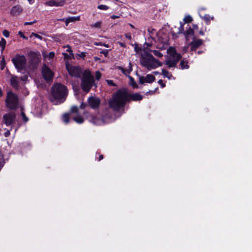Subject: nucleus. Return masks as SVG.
Returning <instances> with one entry per match:
<instances>
[{
  "mask_svg": "<svg viewBox=\"0 0 252 252\" xmlns=\"http://www.w3.org/2000/svg\"><path fill=\"white\" fill-rule=\"evenodd\" d=\"M106 82H107V84L110 86H116V85L115 84V83L113 82V81L112 80H107Z\"/></svg>",
  "mask_w": 252,
  "mask_h": 252,
  "instance_id": "38",
  "label": "nucleus"
},
{
  "mask_svg": "<svg viewBox=\"0 0 252 252\" xmlns=\"http://www.w3.org/2000/svg\"><path fill=\"white\" fill-rule=\"evenodd\" d=\"M97 8L100 10H106L109 8V7L106 5L101 4V5H99L97 6Z\"/></svg>",
  "mask_w": 252,
  "mask_h": 252,
  "instance_id": "31",
  "label": "nucleus"
},
{
  "mask_svg": "<svg viewBox=\"0 0 252 252\" xmlns=\"http://www.w3.org/2000/svg\"><path fill=\"white\" fill-rule=\"evenodd\" d=\"M192 26H193V29H193V31L194 30H197V29H198V26H197V25L193 24V25H192Z\"/></svg>",
  "mask_w": 252,
  "mask_h": 252,
  "instance_id": "53",
  "label": "nucleus"
},
{
  "mask_svg": "<svg viewBox=\"0 0 252 252\" xmlns=\"http://www.w3.org/2000/svg\"><path fill=\"white\" fill-rule=\"evenodd\" d=\"M93 81V77L91 75L90 72L86 71L82 79L81 87L82 89L86 93H88L92 87Z\"/></svg>",
  "mask_w": 252,
  "mask_h": 252,
  "instance_id": "5",
  "label": "nucleus"
},
{
  "mask_svg": "<svg viewBox=\"0 0 252 252\" xmlns=\"http://www.w3.org/2000/svg\"><path fill=\"white\" fill-rule=\"evenodd\" d=\"M86 106H87V104L86 103H82L81 104V105H80L79 108L80 109H84L86 108Z\"/></svg>",
  "mask_w": 252,
  "mask_h": 252,
  "instance_id": "45",
  "label": "nucleus"
},
{
  "mask_svg": "<svg viewBox=\"0 0 252 252\" xmlns=\"http://www.w3.org/2000/svg\"><path fill=\"white\" fill-rule=\"evenodd\" d=\"M5 60H4V57L2 58V59L1 61V63H0V69L1 70H3L5 67Z\"/></svg>",
  "mask_w": 252,
  "mask_h": 252,
  "instance_id": "35",
  "label": "nucleus"
},
{
  "mask_svg": "<svg viewBox=\"0 0 252 252\" xmlns=\"http://www.w3.org/2000/svg\"><path fill=\"white\" fill-rule=\"evenodd\" d=\"M11 61L15 68L19 71L23 70L26 67L27 60L24 55L17 54Z\"/></svg>",
  "mask_w": 252,
  "mask_h": 252,
  "instance_id": "7",
  "label": "nucleus"
},
{
  "mask_svg": "<svg viewBox=\"0 0 252 252\" xmlns=\"http://www.w3.org/2000/svg\"><path fill=\"white\" fill-rule=\"evenodd\" d=\"M94 45H97V46H99V45H102V43L101 42H95L94 43Z\"/></svg>",
  "mask_w": 252,
  "mask_h": 252,
  "instance_id": "57",
  "label": "nucleus"
},
{
  "mask_svg": "<svg viewBox=\"0 0 252 252\" xmlns=\"http://www.w3.org/2000/svg\"><path fill=\"white\" fill-rule=\"evenodd\" d=\"M6 40L3 38H1L0 40V47H1V52H2L3 50L5 49V45H6Z\"/></svg>",
  "mask_w": 252,
  "mask_h": 252,
  "instance_id": "24",
  "label": "nucleus"
},
{
  "mask_svg": "<svg viewBox=\"0 0 252 252\" xmlns=\"http://www.w3.org/2000/svg\"><path fill=\"white\" fill-rule=\"evenodd\" d=\"M101 76V74L99 71H97L95 72V78L96 80H98Z\"/></svg>",
  "mask_w": 252,
  "mask_h": 252,
  "instance_id": "37",
  "label": "nucleus"
},
{
  "mask_svg": "<svg viewBox=\"0 0 252 252\" xmlns=\"http://www.w3.org/2000/svg\"><path fill=\"white\" fill-rule=\"evenodd\" d=\"M156 78L152 74H147L145 76H141L139 77V82L141 84L145 83H152L155 81Z\"/></svg>",
  "mask_w": 252,
  "mask_h": 252,
  "instance_id": "13",
  "label": "nucleus"
},
{
  "mask_svg": "<svg viewBox=\"0 0 252 252\" xmlns=\"http://www.w3.org/2000/svg\"><path fill=\"white\" fill-rule=\"evenodd\" d=\"M168 55L165 56V64L169 68L176 67L182 56L176 52L174 47H170L167 50Z\"/></svg>",
  "mask_w": 252,
  "mask_h": 252,
  "instance_id": "3",
  "label": "nucleus"
},
{
  "mask_svg": "<svg viewBox=\"0 0 252 252\" xmlns=\"http://www.w3.org/2000/svg\"><path fill=\"white\" fill-rule=\"evenodd\" d=\"M2 120L6 126H12L15 123L16 115L13 112L6 113L3 115Z\"/></svg>",
  "mask_w": 252,
  "mask_h": 252,
  "instance_id": "8",
  "label": "nucleus"
},
{
  "mask_svg": "<svg viewBox=\"0 0 252 252\" xmlns=\"http://www.w3.org/2000/svg\"><path fill=\"white\" fill-rule=\"evenodd\" d=\"M36 22V20H34L33 21L31 22H25L24 23V25H32Z\"/></svg>",
  "mask_w": 252,
  "mask_h": 252,
  "instance_id": "47",
  "label": "nucleus"
},
{
  "mask_svg": "<svg viewBox=\"0 0 252 252\" xmlns=\"http://www.w3.org/2000/svg\"><path fill=\"white\" fill-rule=\"evenodd\" d=\"M4 160L3 156L0 155V170L1 169L4 164Z\"/></svg>",
  "mask_w": 252,
  "mask_h": 252,
  "instance_id": "33",
  "label": "nucleus"
},
{
  "mask_svg": "<svg viewBox=\"0 0 252 252\" xmlns=\"http://www.w3.org/2000/svg\"><path fill=\"white\" fill-rule=\"evenodd\" d=\"M88 102L92 108L95 109L99 107L100 100L98 97L91 96L88 98Z\"/></svg>",
  "mask_w": 252,
  "mask_h": 252,
  "instance_id": "12",
  "label": "nucleus"
},
{
  "mask_svg": "<svg viewBox=\"0 0 252 252\" xmlns=\"http://www.w3.org/2000/svg\"><path fill=\"white\" fill-rule=\"evenodd\" d=\"M180 26L179 28V31L178 32V33H183L184 31V24H183L182 22H180Z\"/></svg>",
  "mask_w": 252,
  "mask_h": 252,
  "instance_id": "32",
  "label": "nucleus"
},
{
  "mask_svg": "<svg viewBox=\"0 0 252 252\" xmlns=\"http://www.w3.org/2000/svg\"><path fill=\"white\" fill-rule=\"evenodd\" d=\"M81 58H84L86 56L85 53L84 52L81 53L80 54L78 55Z\"/></svg>",
  "mask_w": 252,
  "mask_h": 252,
  "instance_id": "50",
  "label": "nucleus"
},
{
  "mask_svg": "<svg viewBox=\"0 0 252 252\" xmlns=\"http://www.w3.org/2000/svg\"><path fill=\"white\" fill-rule=\"evenodd\" d=\"M73 120L78 124H82L84 122V119L80 115H77L73 118Z\"/></svg>",
  "mask_w": 252,
  "mask_h": 252,
  "instance_id": "21",
  "label": "nucleus"
},
{
  "mask_svg": "<svg viewBox=\"0 0 252 252\" xmlns=\"http://www.w3.org/2000/svg\"><path fill=\"white\" fill-rule=\"evenodd\" d=\"M185 35L187 38L189 37L190 36L193 35V29L189 27V29L185 32Z\"/></svg>",
  "mask_w": 252,
  "mask_h": 252,
  "instance_id": "23",
  "label": "nucleus"
},
{
  "mask_svg": "<svg viewBox=\"0 0 252 252\" xmlns=\"http://www.w3.org/2000/svg\"><path fill=\"white\" fill-rule=\"evenodd\" d=\"M27 78V77H22L21 78V80H25V79H26Z\"/></svg>",
  "mask_w": 252,
  "mask_h": 252,
  "instance_id": "60",
  "label": "nucleus"
},
{
  "mask_svg": "<svg viewBox=\"0 0 252 252\" xmlns=\"http://www.w3.org/2000/svg\"><path fill=\"white\" fill-rule=\"evenodd\" d=\"M103 158V155H99L98 160L100 161V160H102Z\"/></svg>",
  "mask_w": 252,
  "mask_h": 252,
  "instance_id": "56",
  "label": "nucleus"
},
{
  "mask_svg": "<svg viewBox=\"0 0 252 252\" xmlns=\"http://www.w3.org/2000/svg\"><path fill=\"white\" fill-rule=\"evenodd\" d=\"M199 33L201 34V35H203L204 34V32L202 31H200L199 32Z\"/></svg>",
  "mask_w": 252,
  "mask_h": 252,
  "instance_id": "62",
  "label": "nucleus"
},
{
  "mask_svg": "<svg viewBox=\"0 0 252 252\" xmlns=\"http://www.w3.org/2000/svg\"><path fill=\"white\" fill-rule=\"evenodd\" d=\"M65 18H62V19H59L60 21H64L65 22Z\"/></svg>",
  "mask_w": 252,
  "mask_h": 252,
  "instance_id": "61",
  "label": "nucleus"
},
{
  "mask_svg": "<svg viewBox=\"0 0 252 252\" xmlns=\"http://www.w3.org/2000/svg\"><path fill=\"white\" fill-rule=\"evenodd\" d=\"M129 26H130L132 28H134V26H133L132 24H129Z\"/></svg>",
  "mask_w": 252,
  "mask_h": 252,
  "instance_id": "64",
  "label": "nucleus"
},
{
  "mask_svg": "<svg viewBox=\"0 0 252 252\" xmlns=\"http://www.w3.org/2000/svg\"><path fill=\"white\" fill-rule=\"evenodd\" d=\"M19 34L23 38L27 39V37H26V36L23 34V33L21 32H19Z\"/></svg>",
  "mask_w": 252,
  "mask_h": 252,
  "instance_id": "51",
  "label": "nucleus"
},
{
  "mask_svg": "<svg viewBox=\"0 0 252 252\" xmlns=\"http://www.w3.org/2000/svg\"><path fill=\"white\" fill-rule=\"evenodd\" d=\"M66 68L71 76L77 77L81 76L82 72L78 67L72 66L67 63L66 64Z\"/></svg>",
  "mask_w": 252,
  "mask_h": 252,
  "instance_id": "10",
  "label": "nucleus"
},
{
  "mask_svg": "<svg viewBox=\"0 0 252 252\" xmlns=\"http://www.w3.org/2000/svg\"><path fill=\"white\" fill-rule=\"evenodd\" d=\"M203 41L200 39H195L191 43V50L195 51L196 49L202 44Z\"/></svg>",
  "mask_w": 252,
  "mask_h": 252,
  "instance_id": "17",
  "label": "nucleus"
},
{
  "mask_svg": "<svg viewBox=\"0 0 252 252\" xmlns=\"http://www.w3.org/2000/svg\"><path fill=\"white\" fill-rule=\"evenodd\" d=\"M119 45L123 47H126V45L125 43H123L122 42H119Z\"/></svg>",
  "mask_w": 252,
  "mask_h": 252,
  "instance_id": "54",
  "label": "nucleus"
},
{
  "mask_svg": "<svg viewBox=\"0 0 252 252\" xmlns=\"http://www.w3.org/2000/svg\"><path fill=\"white\" fill-rule=\"evenodd\" d=\"M162 74L164 77H167L170 79L172 77V74L169 73L167 70L162 69L161 70Z\"/></svg>",
  "mask_w": 252,
  "mask_h": 252,
  "instance_id": "20",
  "label": "nucleus"
},
{
  "mask_svg": "<svg viewBox=\"0 0 252 252\" xmlns=\"http://www.w3.org/2000/svg\"><path fill=\"white\" fill-rule=\"evenodd\" d=\"M68 19V21L70 23H74L76 21H79L80 20V16H76V17H70L67 18Z\"/></svg>",
  "mask_w": 252,
  "mask_h": 252,
  "instance_id": "22",
  "label": "nucleus"
},
{
  "mask_svg": "<svg viewBox=\"0 0 252 252\" xmlns=\"http://www.w3.org/2000/svg\"><path fill=\"white\" fill-rule=\"evenodd\" d=\"M154 73L156 75H157V74H159V72H158V71H155L154 72Z\"/></svg>",
  "mask_w": 252,
  "mask_h": 252,
  "instance_id": "63",
  "label": "nucleus"
},
{
  "mask_svg": "<svg viewBox=\"0 0 252 252\" xmlns=\"http://www.w3.org/2000/svg\"><path fill=\"white\" fill-rule=\"evenodd\" d=\"M87 119H89V121L95 125H101L105 123V121L102 116L97 114L95 115H90Z\"/></svg>",
  "mask_w": 252,
  "mask_h": 252,
  "instance_id": "9",
  "label": "nucleus"
},
{
  "mask_svg": "<svg viewBox=\"0 0 252 252\" xmlns=\"http://www.w3.org/2000/svg\"><path fill=\"white\" fill-rule=\"evenodd\" d=\"M66 3L65 0H50L44 4L49 6H62Z\"/></svg>",
  "mask_w": 252,
  "mask_h": 252,
  "instance_id": "14",
  "label": "nucleus"
},
{
  "mask_svg": "<svg viewBox=\"0 0 252 252\" xmlns=\"http://www.w3.org/2000/svg\"><path fill=\"white\" fill-rule=\"evenodd\" d=\"M23 11V8L21 7V6L19 5H17L15 6H14L12 7L10 13L13 16H17L19 14H20Z\"/></svg>",
  "mask_w": 252,
  "mask_h": 252,
  "instance_id": "16",
  "label": "nucleus"
},
{
  "mask_svg": "<svg viewBox=\"0 0 252 252\" xmlns=\"http://www.w3.org/2000/svg\"><path fill=\"white\" fill-rule=\"evenodd\" d=\"M100 53L104 54V56L105 57H106L108 55V50H104V51L100 52Z\"/></svg>",
  "mask_w": 252,
  "mask_h": 252,
  "instance_id": "48",
  "label": "nucleus"
},
{
  "mask_svg": "<svg viewBox=\"0 0 252 252\" xmlns=\"http://www.w3.org/2000/svg\"><path fill=\"white\" fill-rule=\"evenodd\" d=\"M32 35H33L34 36H35V37L39 39H42V37L41 36H40V35L37 34V33H33L32 32Z\"/></svg>",
  "mask_w": 252,
  "mask_h": 252,
  "instance_id": "41",
  "label": "nucleus"
},
{
  "mask_svg": "<svg viewBox=\"0 0 252 252\" xmlns=\"http://www.w3.org/2000/svg\"><path fill=\"white\" fill-rule=\"evenodd\" d=\"M125 36L127 39L131 40L132 39L130 33H126L125 34Z\"/></svg>",
  "mask_w": 252,
  "mask_h": 252,
  "instance_id": "49",
  "label": "nucleus"
},
{
  "mask_svg": "<svg viewBox=\"0 0 252 252\" xmlns=\"http://www.w3.org/2000/svg\"><path fill=\"white\" fill-rule=\"evenodd\" d=\"M134 51L136 52V53L140 55V53L141 52L142 53L146 52L145 51L142 50V49L140 47H139L137 45H135L134 47Z\"/></svg>",
  "mask_w": 252,
  "mask_h": 252,
  "instance_id": "30",
  "label": "nucleus"
},
{
  "mask_svg": "<svg viewBox=\"0 0 252 252\" xmlns=\"http://www.w3.org/2000/svg\"><path fill=\"white\" fill-rule=\"evenodd\" d=\"M3 34L5 37H8L9 35V32L7 30H4L3 31Z\"/></svg>",
  "mask_w": 252,
  "mask_h": 252,
  "instance_id": "39",
  "label": "nucleus"
},
{
  "mask_svg": "<svg viewBox=\"0 0 252 252\" xmlns=\"http://www.w3.org/2000/svg\"><path fill=\"white\" fill-rule=\"evenodd\" d=\"M70 112L73 113L78 114V108L76 106H72L71 108Z\"/></svg>",
  "mask_w": 252,
  "mask_h": 252,
  "instance_id": "34",
  "label": "nucleus"
},
{
  "mask_svg": "<svg viewBox=\"0 0 252 252\" xmlns=\"http://www.w3.org/2000/svg\"><path fill=\"white\" fill-rule=\"evenodd\" d=\"M30 56L31 58H32L33 60H35V62H39V58L38 55L35 52H31L30 53Z\"/></svg>",
  "mask_w": 252,
  "mask_h": 252,
  "instance_id": "25",
  "label": "nucleus"
},
{
  "mask_svg": "<svg viewBox=\"0 0 252 252\" xmlns=\"http://www.w3.org/2000/svg\"><path fill=\"white\" fill-rule=\"evenodd\" d=\"M111 18L113 19L120 18L119 16L113 15L111 16Z\"/></svg>",
  "mask_w": 252,
  "mask_h": 252,
  "instance_id": "52",
  "label": "nucleus"
},
{
  "mask_svg": "<svg viewBox=\"0 0 252 252\" xmlns=\"http://www.w3.org/2000/svg\"><path fill=\"white\" fill-rule=\"evenodd\" d=\"M152 52L154 53V54L159 58H161L163 56L162 54L158 50H153Z\"/></svg>",
  "mask_w": 252,
  "mask_h": 252,
  "instance_id": "29",
  "label": "nucleus"
},
{
  "mask_svg": "<svg viewBox=\"0 0 252 252\" xmlns=\"http://www.w3.org/2000/svg\"><path fill=\"white\" fill-rule=\"evenodd\" d=\"M67 49H66V51L69 52L70 54H71L72 55V50L71 49L70 47L69 46L67 45Z\"/></svg>",
  "mask_w": 252,
  "mask_h": 252,
  "instance_id": "46",
  "label": "nucleus"
},
{
  "mask_svg": "<svg viewBox=\"0 0 252 252\" xmlns=\"http://www.w3.org/2000/svg\"><path fill=\"white\" fill-rule=\"evenodd\" d=\"M65 26H67L68 24L69 23V21H68V19L67 18L65 20Z\"/></svg>",
  "mask_w": 252,
  "mask_h": 252,
  "instance_id": "55",
  "label": "nucleus"
},
{
  "mask_svg": "<svg viewBox=\"0 0 252 252\" xmlns=\"http://www.w3.org/2000/svg\"><path fill=\"white\" fill-rule=\"evenodd\" d=\"M130 80H131V85L132 86L133 88L136 87V84L134 82L133 79L132 77H130Z\"/></svg>",
  "mask_w": 252,
  "mask_h": 252,
  "instance_id": "40",
  "label": "nucleus"
},
{
  "mask_svg": "<svg viewBox=\"0 0 252 252\" xmlns=\"http://www.w3.org/2000/svg\"><path fill=\"white\" fill-rule=\"evenodd\" d=\"M102 46L105 47H109V45L108 44H105V43H103L102 44Z\"/></svg>",
  "mask_w": 252,
  "mask_h": 252,
  "instance_id": "58",
  "label": "nucleus"
},
{
  "mask_svg": "<svg viewBox=\"0 0 252 252\" xmlns=\"http://www.w3.org/2000/svg\"><path fill=\"white\" fill-rule=\"evenodd\" d=\"M52 94L54 98L60 102H63L67 95V88L61 83H56L52 87Z\"/></svg>",
  "mask_w": 252,
  "mask_h": 252,
  "instance_id": "4",
  "label": "nucleus"
},
{
  "mask_svg": "<svg viewBox=\"0 0 252 252\" xmlns=\"http://www.w3.org/2000/svg\"><path fill=\"white\" fill-rule=\"evenodd\" d=\"M192 18L190 15H186L184 18V21L186 23H190L192 21Z\"/></svg>",
  "mask_w": 252,
  "mask_h": 252,
  "instance_id": "26",
  "label": "nucleus"
},
{
  "mask_svg": "<svg viewBox=\"0 0 252 252\" xmlns=\"http://www.w3.org/2000/svg\"><path fill=\"white\" fill-rule=\"evenodd\" d=\"M10 134V130H6V131L4 133V135L5 137H8Z\"/></svg>",
  "mask_w": 252,
  "mask_h": 252,
  "instance_id": "44",
  "label": "nucleus"
},
{
  "mask_svg": "<svg viewBox=\"0 0 252 252\" xmlns=\"http://www.w3.org/2000/svg\"><path fill=\"white\" fill-rule=\"evenodd\" d=\"M158 83L159 84L161 85V87L162 88H164L165 86V85L164 83H163L162 80L160 79L158 81Z\"/></svg>",
  "mask_w": 252,
  "mask_h": 252,
  "instance_id": "43",
  "label": "nucleus"
},
{
  "mask_svg": "<svg viewBox=\"0 0 252 252\" xmlns=\"http://www.w3.org/2000/svg\"><path fill=\"white\" fill-rule=\"evenodd\" d=\"M42 74L44 79L47 81L52 80L54 76L53 71L46 64L42 67Z\"/></svg>",
  "mask_w": 252,
  "mask_h": 252,
  "instance_id": "11",
  "label": "nucleus"
},
{
  "mask_svg": "<svg viewBox=\"0 0 252 252\" xmlns=\"http://www.w3.org/2000/svg\"><path fill=\"white\" fill-rule=\"evenodd\" d=\"M63 120L66 123L68 124L69 121V115L68 114H65L63 116Z\"/></svg>",
  "mask_w": 252,
  "mask_h": 252,
  "instance_id": "27",
  "label": "nucleus"
},
{
  "mask_svg": "<svg viewBox=\"0 0 252 252\" xmlns=\"http://www.w3.org/2000/svg\"><path fill=\"white\" fill-rule=\"evenodd\" d=\"M101 24H102L101 21H97V22H95L94 24L91 25V27L99 29V28H100Z\"/></svg>",
  "mask_w": 252,
  "mask_h": 252,
  "instance_id": "28",
  "label": "nucleus"
},
{
  "mask_svg": "<svg viewBox=\"0 0 252 252\" xmlns=\"http://www.w3.org/2000/svg\"><path fill=\"white\" fill-rule=\"evenodd\" d=\"M143 96L138 93L129 94L125 89L118 90L112 95V98L109 101V107L115 111H119L125 106L126 103L130 101H140Z\"/></svg>",
  "mask_w": 252,
  "mask_h": 252,
  "instance_id": "1",
  "label": "nucleus"
},
{
  "mask_svg": "<svg viewBox=\"0 0 252 252\" xmlns=\"http://www.w3.org/2000/svg\"><path fill=\"white\" fill-rule=\"evenodd\" d=\"M21 115H22L23 121L25 122H27L28 121L29 119L27 118V117L26 116L25 113L23 111L21 112Z\"/></svg>",
  "mask_w": 252,
  "mask_h": 252,
  "instance_id": "36",
  "label": "nucleus"
},
{
  "mask_svg": "<svg viewBox=\"0 0 252 252\" xmlns=\"http://www.w3.org/2000/svg\"><path fill=\"white\" fill-rule=\"evenodd\" d=\"M180 65L182 69H188L189 67L188 62L184 60H182L180 63Z\"/></svg>",
  "mask_w": 252,
  "mask_h": 252,
  "instance_id": "19",
  "label": "nucleus"
},
{
  "mask_svg": "<svg viewBox=\"0 0 252 252\" xmlns=\"http://www.w3.org/2000/svg\"><path fill=\"white\" fill-rule=\"evenodd\" d=\"M30 4H32L33 2V0H28Z\"/></svg>",
  "mask_w": 252,
  "mask_h": 252,
  "instance_id": "59",
  "label": "nucleus"
},
{
  "mask_svg": "<svg viewBox=\"0 0 252 252\" xmlns=\"http://www.w3.org/2000/svg\"><path fill=\"white\" fill-rule=\"evenodd\" d=\"M119 69L124 74H129L132 71V65L130 63H129L128 67L126 69H125L123 67L119 66Z\"/></svg>",
  "mask_w": 252,
  "mask_h": 252,
  "instance_id": "18",
  "label": "nucleus"
},
{
  "mask_svg": "<svg viewBox=\"0 0 252 252\" xmlns=\"http://www.w3.org/2000/svg\"><path fill=\"white\" fill-rule=\"evenodd\" d=\"M18 103L17 95L11 92H8L5 100L6 106L10 110L15 109L17 107Z\"/></svg>",
  "mask_w": 252,
  "mask_h": 252,
  "instance_id": "6",
  "label": "nucleus"
},
{
  "mask_svg": "<svg viewBox=\"0 0 252 252\" xmlns=\"http://www.w3.org/2000/svg\"><path fill=\"white\" fill-rule=\"evenodd\" d=\"M19 79L16 76L11 75L10 78L11 85L15 89L18 90L20 88Z\"/></svg>",
  "mask_w": 252,
  "mask_h": 252,
  "instance_id": "15",
  "label": "nucleus"
},
{
  "mask_svg": "<svg viewBox=\"0 0 252 252\" xmlns=\"http://www.w3.org/2000/svg\"><path fill=\"white\" fill-rule=\"evenodd\" d=\"M140 63L147 69L150 70L161 66L162 63L155 59L151 54L147 52H140Z\"/></svg>",
  "mask_w": 252,
  "mask_h": 252,
  "instance_id": "2",
  "label": "nucleus"
},
{
  "mask_svg": "<svg viewBox=\"0 0 252 252\" xmlns=\"http://www.w3.org/2000/svg\"><path fill=\"white\" fill-rule=\"evenodd\" d=\"M54 56H55V53L53 52H50L48 56V58L50 59L53 58L54 57Z\"/></svg>",
  "mask_w": 252,
  "mask_h": 252,
  "instance_id": "42",
  "label": "nucleus"
}]
</instances>
